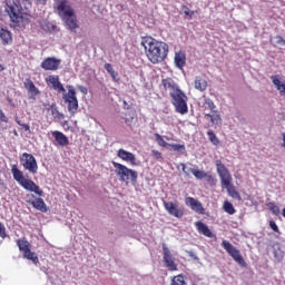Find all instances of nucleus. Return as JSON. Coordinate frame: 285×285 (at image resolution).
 Masks as SVG:
<instances>
[{
  "label": "nucleus",
  "instance_id": "obj_35",
  "mask_svg": "<svg viewBox=\"0 0 285 285\" xmlns=\"http://www.w3.org/2000/svg\"><path fill=\"white\" fill-rule=\"evenodd\" d=\"M205 179L207 184H209V186H217V179L215 178V176H213V174L207 173Z\"/></svg>",
  "mask_w": 285,
  "mask_h": 285
},
{
  "label": "nucleus",
  "instance_id": "obj_34",
  "mask_svg": "<svg viewBox=\"0 0 285 285\" xmlns=\"http://www.w3.org/2000/svg\"><path fill=\"white\" fill-rule=\"evenodd\" d=\"M207 135L210 144H213L214 146H219V138H217V135H215V131L209 130L207 131Z\"/></svg>",
  "mask_w": 285,
  "mask_h": 285
},
{
  "label": "nucleus",
  "instance_id": "obj_11",
  "mask_svg": "<svg viewBox=\"0 0 285 285\" xmlns=\"http://www.w3.org/2000/svg\"><path fill=\"white\" fill-rule=\"evenodd\" d=\"M20 164L23 166L24 170H29L32 175H37L39 166L37 165V158L32 154L23 153L20 157Z\"/></svg>",
  "mask_w": 285,
  "mask_h": 285
},
{
  "label": "nucleus",
  "instance_id": "obj_40",
  "mask_svg": "<svg viewBox=\"0 0 285 285\" xmlns=\"http://www.w3.org/2000/svg\"><path fill=\"white\" fill-rule=\"evenodd\" d=\"M0 121L8 124V116H6V112H3L2 109H0Z\"/></svg>",
  "mask_w": 285,
  "mask_h": 285
},
{
  "label": "nucleus",
  "instance_id": "obj_22",
  "mask_svg": "<svg viewBox=\"0 0 285 285\" xmlns=\"http://www.w3.org/2000/svg\"><path fill=\"white\" fill-rule=\"evenodd\" d=\"M0 39L2 41V46H10V43H12V32L6 28H1Z\"/></svg>",
  "mask_w": 285,
  "mask_h": 285
},
{
  "label": "nucleus",
  "instance_id": "obj_39",
  "mask_svg": "<svg viewBox=\"0 0 285 285\" xmlns=\"http://www.w3.org/2000/svg\"><path fill=\"white\" fill-rule=\"evenodd\" d=\"M269 226L272 230H274V233H279V227L277 226V223H275V220H271Z\"/></svg>",
  "mask_w": 285,
  "mask_h": 285
},
{
  "label": "nucleus",
  "instance_id": "obj_28",
  "mask_svg": "<svg viewBox=\"0 0 285 285\" xmlns=\"http://www.w3.org/2000/svg\"><path fill=\"white\" fill-rule=\"evenodd\" d=\"M170 285H188L186 283V276L184 274L176 275L171 278Z\"/></svg>",
  "mask_w": 285,
  "mask_h": 285
},
{
  "label": "nucleus",
  "instance_id": "obj_12",
  "mask_svg": "<svg viewBox=\"0 0 285 285\" xmlns=\"http://www.w3.org/2000/svg\"><path fill=\"white\" fill-rule=\"evenodd\" d=\"M163 262L168 271L171 273H175V271H179L177 267V263L175 262V256H173V253L166 246V244H163Z\"/></svg>",
  "mask_w": 285,
  "mask_h": 285
},
{
  "label": "nucleus",
  "instance_id": "obj_42",
  "mask_svg": "<svg viewBox=\"0 0 285 285\" xmlns=\"http://www.w3.org/2000/svg\"><path fill=\"white\" fill-rule=\"evenodd\" d=\"M151 155H153V157H155V159H164V157L159 150H153Z\"/></svg>",
  "mask_w": 285,
  "mask_h": 285
},
{
  "label": "nucleus",
  "instance_id": "obj_24",
  "mask_svg": "<svg viewBox=\"0 0 285 285\" xmlns=\"http://www.w3.org/2000/svg\"><path fill=\"white\" fill-rule=\"evenodd\" d=\"M194 86L196 90H199V92H205V90L208 88V81L200 76H197L195 78Z\"/></svg>",
  "mask_w": 285,
  "mask_h": 285
},
{
  "label": "nucleus",
  "instance_id": "obj_46",
  "mask_svg": "<svg viewBox=\"0 0 285 285\" xmlns=\"http://www.w3.org/2000/svg\"><path fill=\"white\" fill-rule=\"evenodd\" d=\"M277 43H282V46H285V40L282 36H276Z\"/></svg>",
  "mask_w": 285,
  "mask_h": 285
},
{
  "label": "nucleus",
  "instance_id": "obj_21",
  "mask_svg": "<svg viewBox=\"0 0 285 285\" xmlns=\"http://www.w3.org/2000/svg\"><path fill=\"white\" fill-rule=\"evenodd\" d=\"M175 66L179 68V70H184V67L186 66V52L178 51L175 53Z\"/></svg>",
  "mask_w": 285,
  "mask_h": 285
},
{
  "label": "nucleus",
  "instance_id": "obj_48",
  "mask_svg": "<svg viewBox=\"0 0 285 285\" xmlns=\"http://www.w3.org/2000/svg\"><path fill=\"white\" fill-rule=\"evenodd\" d=\"M3 70H6V67H3V65L0 63V72H3Z\"/></svg>",
  "mask_w": 285,
  "mask_h": 285
},
{
  "label": "nucleus",
  "instance_id": "obj_45",
  "mask_svg": "<svg viewBox=\"0 0 285 285\" xmlns=\"http://www.w3.org/2000/svg\"><path fill=\"white\" fill-rule=\"evenodd\" d=\"M78 90H80L82 95H88V88H86L85 86L79 85Z\"/></svg>",
  "mask_w": 285,
  "mask_h": 285
},
{
  "label": "nucleus",
  "instance_id": "obj_5",
  "mask_svg": "<svg viewBox=\"0 0 285 285\" xmlns=\"http://www.w3.org/2000/svg\"><path fill=\"white\" fill-rule=\"evenodd\" d=\"M67 94H63L62 99L65 104H67L68 112L71 115V117H75L76 114L79 110V100L77 99V90H75V87L68 85L67 86Z\"/></svg>",
  "mask_w": 285,
  "mask_h": 285
},
{
  "label": "nucleus",
  "instance_id": "obj_26",
  "mask_svg": "<svg viewBox=\"0 0 285 285\" xmlns=\"http://www.w3.org/2000/svg\"><path fill=\"white\" fill-rule=\"evenodd\" d=\"M205 117H207V119H210V124L213 125H219L222 124V116L216 111H212V114H205Z\"/></svg>",
  "mask_w": 285,
  "mask_h": 285
},
{
  "label": "nucleus",
  "instance_id": "obj_14",
  "mask_svg": "<svg viewBox=\"0 0 285 285\" xmlns=\"http://www.w3.org/2000/svg\"><path fill=\"white\" fill-rule=\"evenodd\" d=\"M59 66H61V59L48 57L41 62L40 68H42V70L55 72L56 70H59Z\"/></svg>",
  "mask_w": 285,
  "mask_h": 285
},
{
  "label": "nucleus",
  "instance_id": "obj_7",
  "mask_svg": "<svg viewBox=\"0 0 285 285\" xmlns=\"http://www.w3.org/2000/svg\"><path fill=\"white\" fill-rule=\"evenodd\" d=\"M188 96L184 94L181 90L177 94H174L171 96V104L176 110V112H179V115H186L188 114Z\"/></svg>",
  "mask_w": 285,
  "mask_h": 285
},
{
  "label": "nucleus",
  "instance_id": "obj_29",
  "mask_svg": "<svg viewBox=\"0 0 285 285\" xmlns=\"http://www.w3.org/2000/svg\"><path fill=\"white\" fill-rule=\"evenodd\" d=\"M223 209L225 210V213H227V215H235V213H237V210L233 206V203L228 200L224 202Z\"/></svg>",
  "mask_w": 285,
  "mask_h": 285
},
{
  "label": "nucleus",
  "instance_id": "obj_47",
  "mask_svg": "<svg viewBox=\"0 0 285 285\" xmlns=\"http://www.w3.org/2000/svg\"><path fill=\"white\" fill-rule=\"evenodd\" d=\"M180 167H181L183 173H185V175L188 177L189 174H188V171H186V164L181 163Z\"/></svg>",
  "mask_w": 285,
  "mask_h": 285
},
{
  "label": "nucleus",
  "instance_id": "obj_43",
  "mask_svg": "<svg viewBox=\"0 0 285 285\" xmlns=\"http://www.w3.org/2000/svg\"><path fill=\"white\" fill-rule=\"evenodd\" d=\"M134 119H135V117H132L131 115H129V117H126L125 118L126 125L132 127Z\"/></svg>",
  "mask_w": 285,
  "mask_h": 285
},
{
  "label": "nucleus",
  "instance_id": "obj_6",
  "mask_svg": "<svg viewBox=\"0 0 285 285\" xmlns=\"http://www.w3.org/2000/svg\"><path fill=\"white\" fill-rule=\"evenodd\" d=\"M112 166L120 181H137V177H139V174H137V171L117 161H112Z\"/></svg>",
  "mask_w": 285,
  "mask_h": 285
},
{
  "label": "nucleus",
  "instance_id": "obj_23",
  "mask_svg": "<svg viewBox=\"0 0 285 285\" xmlns=\"http://www.w3.org/2000/svg\"><path fill=\"white\" fill-rule=\"evenodd\" d=\"M204 112H215V108H217V106H215V102L213 101V99H210L207 96H203V106H202Z\"/></svg>",
  "mask_w": 285,
  "mask_h": 285
},
{
  "label": "nucleus",
  "instance_id": "obj_19",
  "mask_svg": "<svg viewBox=\"0 0 285 285\" xmlns=\"http://www.w3.org/2000/svg\"><path fill=\"white\" fill-rule=\"evenodd\" d=\"M195 226H196V229L199 233V235H204L205 237H209V238L215 237V235L213 234L210 228H208L206 226V224L198 220V222L195 223Z\"/></svg>",
  "mask_w": 285,
  "mask_h": 285
},
{
  "label": "nucleus",
  "instance_id": "obj_44",
  "mask_svg": "<svg viewBox=\"0 0 285 285\" xmlns=\"http://www.w3.org/2000/svg\"><path fill=\"white\" fill-rule=\"evenodd\" d=\"M28 3H32V1L35 0H26ZM37 3H39L40 6H46V3H48V0H37Z\"/></svg>",
  "mask_w": 285,
  "mask_h": 285
},
{
  "label": "nucleus",
  "instance_id": "obj_41",
  "mask_svg": "<svg viewBox=\"0 0 285 285\" xmlns=\"http://www.w3.org/2000/svg\"><path fill=\"white\" fill-rule=\"evenodd\" d=\"M0 237H2V239H6V237H7L6 226H3L2 223H0Z\"/></svg>",
  "mask_w": 285,
  "mask_h": 285
},
{
  "label": "nucleus",
  "instance_id": "obj_30",
  "mask_svg": "<svg viewBox=\"0 0 285 285\" xmlns=\"http://www.w3.org/2000/svg\"><path fill=\"white\" fill-rule=\"evenodd\" d=\"M155 139L158 144V146H161V148H169L170 144H168L165 139L164 136L159 135V134H155Z\"/></svg>",
  "mask_w": 285,
  "mask_h": 285
},
{
  "label": "nucleus",
  "instance_id": "obj_18",
  "mask_svg": "<svg viewBox=\"0 0 285 285\" xmlns=\"http://www.w3.org/2000/svg\"><path fill=\"white\" fill-rule=\"evenodd\" d=\"M117 157L122 161H127V164H130L131 166H137V157H135V154L127 151L126 149H118Z\"/></svg>",
  "mask_w": 285,
  "mask_h": 285
},
{
  "label": "nucleus",
  "instance_id": "obj_1",
  "mask_svg": "<svg viewBox=\"0 0 285 285\" xmlns=\"http://www.w3.org/2000/svg\"><path fill=\"white\" fill-rule=\"evenodd\" d=\"M11 173L13 175V179L20 184L24 190L35 193L27 195V204H30L36 210H40V213H48V206L46 205L43 198H41L43 197V189H41L36 181L26 178L23 176V171L20 170L17 165L11 166Z\"/></svg>",
  "mask_w": 285,
  "mask_h": 285
},
{
  "label": "nucleus",
  "instance_id": "obj_16",
  "mask_svg": "<svg viewBox=\"0 0 285 285\" xmlns=\"http://www.w3.org/2000/svg\"><path fill=\"white\" fill-rule=\"evenodd\" d=\"M185 204L186 206H189L191 210L198 213V215H206V209L204 208V205H202V202L189 196L185 198Z\"/></svg>",
  "mask_w": 285,
  "mask_h": 285
},
{
  "label": "nucleus",
  "instance_id": "obj_13",
  "mask_svg": "<svg viewBox=\"0 0 285 285\" xmlns=\"http://www.w3.org/2000/svg\"><path fill=\"white\" fill-rule=\"evenodd\" d=\"M163 205L165 210L168 215H171V217H176V219H181V217H184V208L179 207L177 203L164 200Z\"/></svg>",
  "mask_w": 285,
  "mask_h": 285
},
{
  "label": "nucleus",
  "instance_id": "obj_15",
  "mask_svg": "<svg viewBox=\"0 0 285 285\" xmlns=\"http://www.w3.org/2000/svg\"><path fill=\"white\" fill-rule=\"evenodd\" d=\"M161 87L165 90V92H169L170 97L178 94L181 89H179V86L173 78H165L161 80Z\"/></svg>",
  "mask_w": 285,
  "mask_h": 285
},
{
  "label": "nucleus",
  "instance_id": "obj_17",
  "mask_svg": "<svg viewBox=\"0 0 285 285\" xmlns=\"http://www.w3.org/2000/svg\"><path fill=\"white\" fill-rule=\"evenodd\" d=\"M46 83L47 86H50L53 90H57V92H66V88L63 87L61 81H59V76H49L48 78H46Z\"/></svg>",
  "mask_w": 285,
  "mask_h": 285
},
{
  "label": "nucleus",
  "instance_id": "obj_37",
  "mask_svg": "<svg viewBox=\"0 0 285 285\" xmlns=\"http://www.w3.org/2000/svg\"><path fill=\"white\" fill-rule=\"evenodd\" d=\"M267 208H269L273 215H279V207L275 203H267Z\"/></svg>",
  "mask_w": 285,
  "mask_h": 285
},
{
  "label": "nucleus",
  "instance_id": "obj_31",
  "mask_svg": "<svg viewBox=\"0 0 285 285\" xmlns=\"http://www.w3.org/2000/svg\"><path fill=\"white\" fill-rule=\"evenodd\" d=\"M169 148L175 153H181L183 155L186 153V145L181 144H169Z\"/></svg>",
  "mask_w": 285,
  "mask_h": 285
},
{
  "label": "nucleus",
  "instance_id": "obj_2",
  "mask_svg": "<svg viewBox=\"0 0 285 285\" xmlns=\"http://www.w3.org/2000/svg\"><path fill=\"white\" fill-rule=\"evenodd\" d=\"M141 46L145 48L147 58L151 63H161L168 57L169 47L166 42L145 37L141 40Z\"/></svg>",
  "mask_w": 285,
  "mask_h": 285
},
{
  "label": "nucleus",
  "instance_id": "obj_4",
  "mask_svg": "<svg viewBox=\"0 0 285 285\" xmlns=\"http://www.w3.org/2000/svg\"><path fill=\"white\" fill-rule=\"evenodd\" d=\"M215 164L216 173L220 178L222 187L226 188L229 197H233V199L242 202V195L239 194V191H237V189H235V186H233V176L230 175V171L228 170L226 165H224V163H222V160L219 159H217Z\"/></svg>",
  "mask_w": 285,
  "mask_h": 285
},
{
  "label": "nucleus",
  "instance_id": "obj_27",
  "mask_svg": "<svg viewBox=\"0 0 285 285\" xmlns=\"http://www.w3.org/2000/svg\"><path fill=\"white\" fill-rule=\"evenodd\" d=\"M50 110L53 119H57L58 121H61L65 119L63 114L59 111V109L57 108V105H51Z\"/></svg>",
  "mask_w": 285,
  "mask_h": 285
},
{
  "label": "nucleus",
  "instance_id": "obj_36",
  "mask_svg": "<svg viewBox=\"0 0 285 285\" xmlns=\"http://www.w3.org/2000/svg\"><path fill=\"white\" fill-rule=\"evenodd\" d=\"M181 10L187 19H193V17L195 16V11H190L187 6H183Z\"/></svg>",
  "mask_w": 285,
  "mask_h": 285
},
{
  "label": "nucleus",
  "instance_id": "obj_33",
  "mask_svg": "<svg viewBox=\"0 0 285 285\" xmlns=\"http://www.w3.org/2000/svg\"><path fill=\"white\" fill-rule=\"evenodd\" d=\"M105 70H107L114 81H117V71H115L112 65H110L109 62L105 63Z\"/></svg>",
  "mask_w": 285,
  "mask_h": 285
},
{
  "label": "nucleus",
  "instance_id": "obj_38",
  "mask_svg": "<svg viewBox=\"0 0 285 285\" xmlns=\"http://www.w3.org/2000/svg\"><path fill=\"white\" fill-rule=\"evenodd\" d=\"M18 126H21L26 132H30V125L21 122L19 118L16 119Z\"/></svg>",
  "mask_w": 285,
  "mask_h": 285
},
{
  "label": "nucleus",
  "instance_id": "obj_3",
  "mask_svg": "<svg viewBox=\"0 0 285 285\" xmlns=\"http://www.w3.org/2000/svg\"><path fill=\"white\" fill-rule=\"evenodd\" d=\"M53 10L62 19L65 28L70 32H77L79 28V20H77V14L75 9L68 0H53Z\"/></svg>",
  "mask_w": 285,
  "mask_h": 285
},
{
  "label": "nucleus",
  "instance_id": "obj_32",
  "mask_svg": "<svg viewBox=\"0 0 285 285\" xmlns=\"http://www.w3.org/2000/svg\"><path fill=\"white\" fill-rule=\"evenodd\" d=\"M189 173H193L194 177H196V179H205L207 173L204 170H199V169H195V168H189Z\"/></svg>",
  "mask_w": 285,
  "mask_h": 285
},
{
  "label": "nucleus",
  "instance_id": "obj_20",
  "mask_svg": "<svg viewBox=\"0 0 285 285\" xmlns=\"http://www.w3.org/2000/svg\"><path fill=\"white\" fill-rule=\"evenodd\" d=\"M52 137L55 138V140L57 141L58 146H68V144H70V140H68V137L66 135H63V132L61 131H52L51 132Z\"/></svg>",
  "mask_w": 285,
  "mask_h": 285
},
{
  "label": "nucleus",
  "instance_id": "obj_8",
  "mask_svg": "<svg viewBox=\"0 0 285 285\" xmlns=\"http://www.w3.org/2000/svg\"><path fill=\"white\" fill-rule=\"evenodd\" d=\"M17 246L19 248L20 253H23L24 259H29L33 264H39V256H37V253L32 252L30 242L26 238H19L17 239Z\"/></svg>",
  "mask_w": 285,
  "mask_h": 285
},
{
  "label": "nucleus",
  "instance_id": "obj_10",
  "mask_svg": "<svg viewBox=\"0 0 285 285\" xmlns=\"http://www.w3.org/2000/svg\"><path fill=\"white\" fill-rule=\"evenodd\" d=\"M223 248L228 253V255L238 264L239 266H243V268H246L248 264H246V261L244 259V256H242V252L237 249L228 240H223L222 242Z\"/></svg>",
  "mask_w": 285,
  "mask_h": 285
},
{
  "label": "nucleus",
  "instance_id": "obj_25",
  "mask_svg": "<svg viewBox=\"0 0 285 285\" xmlns=\"http://www.w3.org/2000/svg\"><path fill=\"white\" fill-rule=\"evenodd\" d=\"M24 88L26 90H28V92H30V95H33L35 97H37V95H39V88H37V86H35V82H32V80L27 79L24 81Z\"/></svg>",
  "mask_w": 285,
  "mask_h": 285
},
{
  "label": "nucleus",
  "instance_id": "obj_9",
  "mask_svg": "<svg viewBox=\"0 0 285 285\" xmlns=\"http://www.w3.org/2000/svg\"><path fill=\"white\" fill-rule=\"evenodd\" d=\"M21 2L19 0H13L7 2L6 12L10 17L12 23H21Z\"/></svg>",
  "mask_w": 285,
  "mask_h": 285
}]
</instances>
